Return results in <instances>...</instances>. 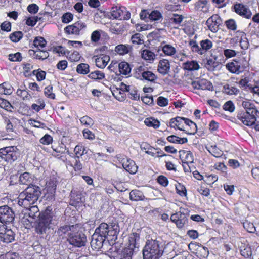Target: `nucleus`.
Masks as SVG:
<instances>
[{"label":"nucleus","instance_id":"obj_1","mask_svg":"<svg viewBox=\"0 0 259 259\" xmlns=\"http://www.w3.org/2000/svg\"><path fill=\"white\" fill-rule=\"evenodd\" d=\"M28 208V212L25 214L22 222L27 226L31 225L35 219L39 217L38 222L35 227V231L37 233H45L48 229L57 224V216L51 210L46 209L40 213L36 205Z\"/></svg>","mask_w":259,"mask_h":259},{"label":"nucleus","instance_id":"obj_2","mask_svg":"<svg viewBox=\"0 0 259 259\" xmlns=\"http://www.w3.org/2000/svg\"><path fill=\"white\" fill-rule=\"evenodd\" d=\"M162 253V247L156 240H148L143 250V259H159Z\"/></svg>","mask_w":259,"mask_h":259},{"label":"nucleus","instance_id":"obj_3","mask_svg":"<svg viewBox=\"0 0 259 259\" xmlns=\"http://www.w3.org/2000/svg\"><path fill=\"white\" fill-rule=\"evenodd\" d=\"M119 232V227L117 225L114 224L108 225L106 223H101L100 226L96 229L95 232L99 235L107 238L109 237L117 236Z\"/></svg>","mask_w":259,"mask_h":259},{"label":"nucleus","instance_id":"obj_4","mask_svg":"<svg viewBox=\"0 0 259 259\" xmlns=\"http://www.w3.org/2000/svg\"><path fill=\"white\" fill-rule=\"evenodd\" d=\"M19 153L16 147H6L0 149V158L7 162L12 163L17 159Z\"/></svg>","mask_w":259,"mask_h":259},{"label":"nucleus","instance_id":"obj_5","mask_svg":"<svg viewBox=\"0 0 259 259\" xmlns=\"http://www.w3.org/2000/svg\"><path fill=\"white\" fill-rule=\"evenodd\" d=\"M69 238L68 240L70 244L77 246L81 247L85 245L86 237L84 234L77 231L70 232L68 234Z\"/></svg>","mask_w":259,"mask_h":259},{"label":"nucleus","instance_id":"obj_6","mask_svg":"<svg viewBox=\"0 0 259 259\" xmlns=\"http://www.w3.org/2000/svg\"><path fill=\"white\" fill-rule=\"evenodd\" d=\"M15 218L13 210L8 205L0 206V222L1 223H11Z\"/></svg>","mask_w":259,"mask_h":259},{"label":"nucleus","instance_id":"obj_7","mask_svg":"<svg viewBox=\"0 0 259 259\" xmlns=\"http://www.w3.org/2000/svg\"><path fill=\"white\" fill-rule=\"evenodd\" d=\"M111 13V16L115 19L128 20L131 17L130 12L124 7H113Z\"/></svg>","mask_w":259,"mask_h":259},{"label":"nucleus","instance_id":"obj_8","mask_svg":"<svg viewBox=\"0 0 259 259\" xmlns=\"http://www.w3.org/2000/svg\"><path fill=\"white\" fill-rule=\"evenodd\" d=\"M0 239L5 243H10L14 240V233L11 229H8L5 224L0 222Z\"/></svg>","mask_w":259,"mask_h":259},{"label":"nucleus","instance_id":"obj_9","mask_svg":"<svg viewBox=\"0 0 259 259\" xmlns=\"http://www.w3.org/2000/svg\"><path fill=\"white\" fill-rule=\"evenodd\" d=\"M87 25L82 21H78L73 25H68L65 28V32L68 34L79 35L82 30L86 28Z\"/></svg>","mask_w":259,"mask_h":259},{"label":"nucleus","instance_id":"obj_10","mask_svg":"<svg viewBox=\"0 0 259 259\" xmlns=\"http://www.w3.org/2000/svg\"><path fill=\"white\" fill-rule=\"evenodd\" d=\"M258 115L240 112L237 117L245 125L252 126L254 124Z\"/></svg>","mask_w":259,"mask_h":259},{"label":"nucleus","instance_id":"obj_11","mask_svg":"<svg viewBox=\"0 0 259 259\" xmlns=\"http://www.w3.org/2000/svg\"><path fill=\"white\" fill-rule=\"evenodd\" d=\"M23 192L35 202L37 201L38 198L41 195L40 188L33 185H29Z\"/></svg>","mask_w":259,"mask_h":259},{"label":"nucleus","instance_id":"obj_12","mask_svg":"<svg viewBox=\"0 0 259 259\" xmlns=\"http://www.w3.org/2000/svg\"><path fill=\"white\" fill-rule=\"evenodd\" d=\"M227 69L231 73L237 74L243 72L244 68L240 60H233L226 65Z\"/></svg>","mask_w":259,"mask_h":259},{"label":"nucleus","instance_id":"obj_13","mask_svg":"<svg viewBox=\"0 0 259 259\" xmlns=\"http://www.w3.org/2000/svg\"><path fill=\"white\" fill-rule=\"evenodd\" d=\"M191 85L194 89L200 90H212L213 87L212 83L207 79H201L197 81H192Z\"/></svg>","mask_w":259,"mask_h":259},{"label":"nucleus","instance_id":"obj_14","mask_svg":"<svg viewBox=\"0 0 259 259\" xmlns=\"http://www.w3.org/2000/svg\"><path fill=\"white\" fill-rule=\"evenodd\" d=\"M220 22L219 16L218 15H213L207 19L206 25L210 31L216 32L219 30Z\"/></svg>","mask_w":259,"mask_h":259},{"label":"nucleus","instance_id":"obj_15","mask_svg":"<svg viewBox=\"0 0 259 259\" xmlns=\"http://www.w3.org/2000/svg\"><path fill=\"white\" fill-rule=\"evenodd\" d=\"M35 203V202L33 201V199H31L29 196L23 191L19 194L18 204L20 206L27 208Z\"/></svg>","mask_w":259,"mask_h":259},{"label":"nucleus","instance_id":"obj_16","mask_svg":"<svg viewBox=\"0 0 259 259\" xmlns=\"http://www.w3.org/2000/svg\"><path fill=\"white\" fill-rule=\"evenodd\" d=\"M140 237L138 234L136 233L131 234L128 237V245L126 248L132 249L136 252L139 247Z\"/></svg>","mask_w":259,"mask_h":259},{"label":"nucleus","instance_id":"obj_17","mask_svg":"<svg viewBox=\"0 0 259 259\" xmlns=\"http://www.w3.org/2000/svg\"><path fill=\"white\" fill-rule=\"evenodd\" d=\"M241 105L245 110V111H242L241 112L257 115L258 110L252 102L249 100L243 101Z\"/></svg>","mask_w":259,"mask_h":259},{"label":"nucleus","instance_id":"obj_18","mask_svg":"<svg viewBox=\"0 0 259 259\" xmlns=\"http://www.w3.org/2000/svg\"><path fill=\"white\" fill-rule=\"evenodd\" d=\"M187 119V118L181 117H177L176 118H172L170 120L169 126L172 128H177L180 130L184 131V124H186V120Z\"/></svg>","mask_w":259,"mask_h":259},{"label":"nucleus","instance_id":"obj_19","mask_svg":"<svg viewBox=\"0 0 259 259\" xmlns=\"http://www.w3.org/2000/svg\"><path fill=\"white\" fill-rule=\"evenodd\" d=\"M234 9L235 12L240 15L248 19L251 17V13L250 11L243 4H235L234 5Z\"/></svg>","mask_w":259,"mask_h":259},{"label":"nucleus","instance_id":"obj_20","mask_svg":"<svg viewBox=\"0 0 259 259\" xmlns=\"http://www.w3.org/2000/svg\"><path fill=\"white\" fill-rule=\"evenodd\" d=\"M95 59L96 66L100 68H104L110 60L109 56L101 54L97 56Z\"/></svg>","mask_w":259,"mask_h":259},{"label":"nucleus","instance_id":"obj_21","mask_svg":"<svg viewBox=\"0 0 259 259\" xmlns=\"http://www.w3.org/2000/svg\"><path fill=\"white\" fill-rule=\"evenodd\" d=\"M105 239L104 237L95 232L92 236V239L91 242V246L95 248H100L102 246Z\"/></svg>","mask_w":259,"mask_h":259},{"label":"nucleus","instance_id":"obj_22","mask_svg":"<svg viewBox=\"0 0 259 259\" xmlns=\"http://www.w3.org/2000/svg\"><path fill=\"white\" fill-rule=\"evenodd\" d=\"M122 166L131 174H135L138 169V167L136 165L134 161L127 158L123 160Z\"/></svg>","mask_w":259,"mask_h":259},{"label":"nucleus","instance_id":"obj_23","mask_svg":"<svg viewBox=\"0 0 259 259\" xmlns=\"http://www.w3.org/2000/svg\"><path fill=\"white\" fill-rule=\"evenodd\" d=\"M170 69V64L168 60L166 59H162L159 61L158 66V72L164 75L167 74Z\"/></svg>","mask_w":259,"mask_h":259},{"label":"nucleus","instance_id":"obj_24","mask_svg":"<svg viewBox=\"0 0 259 259\" xmlns=\"http://www.w3.org/2000/svg\"><path fill=\"white\" fill-rule=\"evenodd\" d=\"M78 228V226L76 225H72V226H67L64 225L61 226L58 230L56 231V233L59 236H63L66 233H70L74 232L75 231H77Z\"/></svg>","mask_w":259,"mask_h":259},{"label":"nucleus","instance_id":"obj_25","mask_svg":"<svg viewBox=\"0 0 259 259\" xmlns=\"http://www.w3.org/2000/svg\"><path fill=\"white\" fill-rule=\"evenodd\" d=\"M180 157L182 159V162H187V163L192 164L194 158L192 153L190 151L182 150L179 152Z\"/></svg>","mask_w":259,"mask_h":259},{"label":"nucleus","instance_id":"obj_26","mask_svg":"<svg viewBox=\"0 0 259 259\" xmlns=\"http://www.w3.org/2000/svg\"><path fill=\"white\" fill-rule=\"evenodd\" d=\"M29 52L31 55H33V57L37 59L44 60L49 57V53L48 52L40 50L39 49L36 51L30 50Z\"/></svg>","mask_w":259,"mask_h":259},{"label":"nucleus","instance_id":"obj_27","mask_svg":"<svg viewBox=\"0 0 259 259\" xmlns=\"http://www.w3.org/2000/svg\"><path fill=\"white\" fill-rule=\"evenodd\" d=\"M156 54H155L153 52L148 49L143 50L141 52L142 58L143 59L149 61V62L153 61L156 58Z\"/></svg>","mask_w":259,"mask_h":259},{"label":"nucleus","instance_id":"obj_28","mask_svg":"<svg viewBox=\"0 0 259 259\" xmlns=\"http://www.w3.org/2000/svg\"><path fill=\"white\" fill-rule=\"evenodd\" d=\"M183 67L185 70L194 71L198 70L200 68V66L197 61H190L184 63Z\"/></svg>","mask_w":259,"mask_h":259},{"label":"nucleus","instance_id":"obj_29","mask_svg":"<svg viewBox=\"0 0 259 259\" xmlns=\"http://www.w3.org/2000/svg\"><path fill=\"white\" fill-rule=\"evenodd\" d=\"M130 198L132 201L143 200L145 196L143 193L138 190H133L130 193Z\"/></svg>","mask_w":259,"mask_h":259},{"label":"nucleus","instance_id":"obj_30","mask_svg":"<svg viewBox=\"0 0 259 259\" xmlns=\"http://www.w3.org/2000/svg\"><path fill=\"white\" fill-rule=\"evenodd\" d=\"M206 148L209 152L215 157H220L223 155V152L216 145H212Z\"/></svg>","mask_w":259,"mask_h":259},{"label":"nucleus","instance_id":"obj_31","mask_svg":"<svg viewBox=\"0 0 259 259\" xmlns=\"http://www.w3.org/2000/svg\"><path fill=\"white\" fill-rule=\"evenodd\" d=\"M118 66L120 73L126 75L131 72V69L127 62H122L118 64Z\"/></svg>","mask_w":259,"mask_h":259},{"label":"nucleus","instance_id":"obj_32","mask_svg":"<svg viewBox=\"0 0 259 259\" xmlns=\"http://www.w3.org/2000/svg\"><path fill=\"white\" fill-rule=\"evenodd\" d=\"M131 47L129 45H119L115 47V51L119 55H124L128 53Z\"/></svg>","mask_w":259,"mask_h":259},{"label":"nucleus","instance_id":"obj_33","mask_svg":"<svg viewBox=\"0 0 259 259\" xmlns=\"http://www.w3.org/2000/svg\"><path fill=\"white\" fill-rule=\"evenodd\" d=\"M223 91L224 93L229 95H237L239 92V90L237 88L229 84L224 86Z\"/></svg>","mask_w":259,"mask_h":259},{"label":"nucleus","instance_id":"obj_34","mask_svg":"<svg viewBox=\"0 0 259 259\" xmlns=\"http://www.w3.org/2000/svg\"><path fill=\"white\" fill-rule=\"evenodd\" d=\"M32 178L28 172H24L21 174L19 177V181L22 184L29 185L32 182Z\"/></svg>","mask_w":259,"mask_h":259},{"label":"nucleus","instance_id":"obj_35","mask_svg":"<svg viewBox=\"0 0 259 259\" xmlns=\"http://www.w3.org/2000/svg\"><path fill=\"white\" fill-rule=\"evenodd\" d=\"M144 123L149 127H153L157 128L160 126L159 121L152 118H147L144 120Z\"/></svg>","mask_w":259,"mask_h":259},{"label":"nucleus","instance_id":"obj_36","mask_svg":"<svg viewBox=\"0 0 259 259\" xmlns=\"http://www.w3.org/2000/svg\"><path fill=\"white\" fill-rule=\"evenodd\" d=\"M200 46L201 50H203L202 52L203 54L206 51L212 47V42L210 40L206 39L201 41Z\"/></svg>","mask_w":259,"mask_h":259},{"label":"nucleus","instance_id":"obj_37","mask_svg":"<svg viewBox=\"0 0 259 259\" xmlns=\"http://www.w3.org/2000/svg\"><path fill=\"white\" fill-rule=\"evenodd\" d=\"M135 252L132 249L124 248L119 259H132L134 253Z\"/></svg>","mask_w":259,"mask_h":259},{"label":"nucleus","instance_id":"obj_38","mask_svg":"<svg viewBox=\"0 0 259 259\" xmlns=\"http://www.w3.org/2000/svg\"><path fill=\"white\" fill-rule=\"evenodd\" d=\"M76 71L80 74H87L90 71L89 65L85 63H81L77 65Z\"/></svg>","mask_w":259,"mask_h":259},{"label":"nucleus","instance_id":"obj_39","mask_svg":"<svg viewBox=\"0 0 259 259\" xmlns=\"http://www.w3.org/2000/svg\"><path fill=\"white\" fill-rule=\"evenodd\" d=\"M0 107L9 112H12L14 109L9 102L3 98H0Z\"/></svg>","mask_w":259,"mask_h":259},{"label":"nucleus","instance_id":"obj_40","mask_svg":"<svg viewBox=\"0 0 259 259\" xmlns=\"http://www.w3.org/2000/svg\"><path fill=\"white\" fill-rule=\"evenodd\" d=\"M163 53L168 56H172L176 53V49L170 45H165L162 48Z\"/></svg>","mask_w":259,"mask_h":259},{"label":"nucleus","instance_id":"obj_41","mask_svg":"<svg viewBox=\"0 0 259 259\" xmlns=\"http://www.w3.org/2000/svg\"><path fill=\"white\" fill-rule=\"evenodd\" d=\"M89 77L93 79L101 80L105 77V74L100 71H95L89 75Z\"/></svg>","mask_w":259,"mask_h":259},{"label":"nucleus","instance_id":"obj_42","mask_svg":"<svg viewBox=\"0 0 259 259\" xmlns=\"http://www.w3.org/2000/svg\"><path fill=\"white\" fill-rule=\"evenodd\" d=\"M143 35L140 33H137L132 35L131 40L133 44H143L144 40L143 39Z\"/></svg>","mask_w":259,"mask_h":259},{"label":"nucleus","instance_id":"obj_43","mask_svg":"<svg viewBox=\"0 0 259 259\" xmlns=\"http://www.w3.org/2000/svg\"><path fill=\"white\" fill-rule=\"evenodd\" d=\"M23 36L21 31H15L10 35V39L14 42H18Z\"/></svg>","mask_w":259,"mask_h":259},{"label":"nucleus","instance_id":"obj_44","mask_svg":"<svg viewBox=\"0 0 259 259\" xmlns=\"http://www.w3.org/2000/svg\"><path fill=\"white\" fill-rule=\"evenodd\" d=\"M142 77L144 79L150 81H153L156 79V75L149 71H143L142 72Z\"/></svg>","mask_w":259,"mask_h":259},{"label":"nucleus","instance_id":"obj_45","mask_svg":"<svg viewBox=\"0 0 259 259\" xmlns=\"http://www.w3.org/2000/svg\"><path fill=\"white\" fill-rule=\"evenodd\" d=\"M74 151L76 158L77 159H79V157L82 156L84 153H86V152H85V148L81 145H76L74 148Z\"/></svg>","mask_w":259,"mask_h":259},{"label":"nucleus","instance_id":"obj_46","mask_svg":"<svg viewBox=\"0 0 259 259\" xmlns=\"http://www.w3.org/2000/svg\"><path fill=\"white\" fill-rule=\"evenodd\" d=\"M188 219L184 213H183L176 222V224L179 228H183L187 223Z\"/></svg>","mask_w":259,"mask_h":259},{"label":"nucleus","instance_id":"obj_47","mask_svg":"<svg viewBox=\"0 0 259 259\" xmlns=\"http://www.w3.org/2000/svg\"><path fill=\"white\" fill-rule=\"evenodd\" d=\"M189 45L193 52H198L199 54L202 55L203 52L201 47L200 48L195 41L191 40L189 41Z\"/></svg>","mask_w":259,"mask_h":259},{"label":"nucleus","instance_id":"obj_48","mask_svg":"<svg viewBox=\"0 0 259 259\" xmlns=\"http://www.w3.org/2000/svg\"><path fill=\"white\" fill-rule=\"evenodd\" d=\"M176 189L177 190V192L180 196H186L187 191L185 187L181 184L180 183H178L176 185Z\"/></svg>","mask_w":259,"mask_h":259},{"label":"nucleus","instance_id":"obj_49","mask_svg":"<svg viewBox=\"0 0 259 259\" xmlns=\"http://www.w3.org/2000/svg\"><path fill=\"white\" fill-rule=\"evenodd\" d=\"M186 124L190 126L191 130V132L188 133L189 134L194 135L196 133L197 125L194 122L187 119L186 120Z\"/></svg>","mask_w":259,"mask_h":259},{"label":"nucleus","instance_id":"obj_50","mask_svg":"<svg viewBox=\"0 0 259 259\" xmlns=\"http://www.w3.org/2000/svg\"><path fill=\"white\" fill-rule=\"evenodd\" d=\"M241 254L245 258H248L251 256L252 251L250 247L244 246L240 250Z\"/></svg>","mask_w":259,"mask_h":259},{"label":"nucleus","instance_id":"obj_51","mask_svg":"<svg viewBox=\"0 0 259 259\" xmlns=\"http://www.w3.org/2000/svg\"><path fill=\"white\" fill-rule=\"evenodd\" d=\"M52 91L53 87L52 86H47L45 88L44 93L46 96H47L48 98L54 99L55 98V94L53 93Z\"/></svg>","mask_w":259,"mask_h":259},{"label":"nucleus","instance_id":"obj_52","mask_svg":"<svg viewBox=\"0 0 259 259\" xmlns=\"http://www.w3.org/2000/svg\"><path fill=\"white\" fill-rule=\"evenodd\" d=\"M34 46L36 47H44L46 45V41L43 37H36L33 41Z\"/></svg>","mask_w":259,"mask_h":259},{"label":"nucleus","instance_id":"obj_53","mask_svg":"<svg viewBox=\"0 0 259 259\" xmlns=\"http://www.w3.org/2000/svg\"><path fill=\"white\" fill-rule=\"evenodd\" d=\"M81 124L87 126H92L94 124V121L92 118L88 116H84L81 117L80 119Z\"/></svg>","mask_w":259,"mask_h":259},{"label":"nucleus","instance_id":"obj_54","mask_svg":"<svg viewBox=\"0 0 259 259\" xmlns=\"http://www.w3.org/2000/svg\"><path fill=\"white\" fill-rule=\"evenodd\" d=\"M101 38V33L99 30L94 31L91 36V39L92 42H97Z\"/></svg>","mask_w":259,"mask_h":259},{"label":"nucleus","instance_id":"obj_55","mask_svg":"<svg viewBox=\"0 0 259 259\" xmlns=\"http://www.w3.org/2000/svg\"><path fill=\"white\" fill-rule=\"evenodd\" d=\"M184 19L183 16L177 14H174L172 17L170 18L171 22L177 24H180Z\"/></svg>","mask_w":259,"mask_h":259},{"label":"nucleus","instance_id":"obj_56","mask_svg":"<svg viewBox=\"0 0 259 259\" xmlns=\"http://www.w3.org/2000/svg\"><path fill=\"white\" fill-rule=\"evenodd\" d=\"M149 17L152 20L156 21L162 18V15L158 11H153L149 15Z\"/></svg>","mask_w":259,"mask_h":259},{"label":"nucleus","instance_id":"obj_57","mask_svg":"<svg viewBox=\"0 0 259 259\" xmlns=\"http://www.w3.org/2000/svg\"><path fill=\"white\" fill-rule=\"evenodd\" d=\"M22 58L21 54L19 52L15 54H10L9 55V59L11 61H21Z\"/></svg>","mask_w":259,"mask_h":259},{"label":"nucleus","instance_id":"obj_58","mask_svg":"<svg viewBox=\"0 0 259 259\" xmlns=\"http://www.w3.org/2000/svg\"><path fill=\"white\" fill-rule=\"evenodd\" d=\"M225 23L228 29L232 30H235L236 29L237 25L233 19L227 20Z\"/></svg>","mask_w":259,"mask_h":259},{"label":"nucleus","instance_id":"obj_59","mask_svg":"<svg viewBox=\"0 0 259 259\" xmlns=\"http://www.w3.org/2000/svg\"><path fill=\"white\" fill-rule=\"evenodd\" d=\"M52 137L48 134H46L40 139V142L44 145H49L52 142Z\"/></svg>","mask_w":259,"mask_h":259},{"label":"nucleus","instance_id":"obj_60","mask_svg":"<svg viewBox=\"0 0 259 259\" xmlns=\"http://www.w3.org/2000/svg\"><path fill=\"white\" fill-rule=\"evenodd\" d=\"M223 109L226 111H228L230 112H232L234 111L235 109V106L231 101H228L224 105Z\"/></svg>","mask_w":259,"mask_h":259},{"label":"nucleus","instance_id":"obj_61","mask_svg":"<svg viewBox=\"0 0 259 259\" xmlns=\"http://www.w3.org/2000/svg\"><path fill=\"white\" fill-rule=\"evenodd\" d=\"M80 54L77 51H75L73 53H72L71 54L69 55L68 57L69 60H70L71 62H77L80 60Z\"/></svg>","mask_w":259,"mask_h":259},{"label":"nucleus","instance_id":"obj_62","mask_svg":"<svg viewBox=\"0 0 259 259\" xmlns=\"http://www.w3.org/2000/svg\"><path fill=\"white\" fill-rule=\"evenodd\" d=\"M224 55L227 58H230L236 56V52L232 49H224Z\"/></svg>","mask_w":259,"mask_h":259},{"label":"nucleus","instance_id":"obj_63","mask_svg":"<svg viewBox=\"0 0 259 259\" xmlns=\"http://www.w3.org/2000/svg\"><path fill=\"white\" fill-rule=\"evenodd\" d=\"M73 15L70 13L64 14L62 17V21L63 23H68L73 19Z\"/></svg>","mask_w":259,"mask_h":259},{"label":"nucleus","instance_id":"obj_64","mask_svg":"<svg viewBox=\"0 0 259 259\" xmlns=\"http://www.w3.org/2000/svg\"><path fill=\"white\" fill-rule=\"evenodd\" d=\"M157 180L158 183L164 187L167 186L168 184L167 179L164 176H159Z\"/></svg>","mask_w":259,"mask_h":259}]
</instances>
